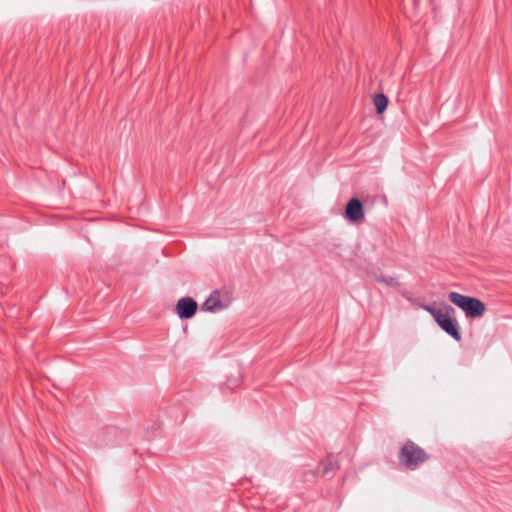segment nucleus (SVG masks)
Masks as SVG:
<instances>
[{"instance_id":"f257e3e1","label":"nucleus","mask_w":512,"mask_h":512,"mask_svg":"<svg viewBox=\"0 0 512 512\" xmlns=\"http://www.w3.org/2000/svg\"><path fill=\"white\" fill-rule=\"evenodd\" d=\"M398 459L405 468L415 470L429 460L430 455L413 441L407 440L398 454Z\"/></svg>"},{"instance_id":"f03ea898","label":"nucleus","mask_w":512,"mask_h":512,"mask_svg":"<svg viewBox=\"0 0 512 512\" xmlns=\"http://www.w3.org/2000/svg\"><path fill=\"white\" fill-rule=\"evenodd\" d=\"M424 309L428 311L437 324L443 329L448 335L454 338L457 341L461 340V333L459 331V327L456 319L452 317L451 314L454 313V308L451 306H446L445 310L436 309L430 305H425Z\"/></svg>"},{"instance_id":"7ed1b4c3","label":"nucleus","mask_w":512,"mask_h":512,"mask_svg":"<svg viewBox=\"0 0 512 512\" xmlns=\"http://www.w3.org/2000/svg\"><path fill=\"white\" fill-rule=\"evenodd\" d=\"M448 298L450 302L462 309L468 318H478L485 313V304L478 298L457 292H450Z\"/></svg>"},{"instance_id":"20e7f679","label":"nucleus","mask_w":512,"mask_h":512,"mask_svg":"<svg viewBox=\"0 0 512 512\" xmlns=\"http://www.w3.org/2000/svg\"><path fill=\"white\" fill-rule=\"evenodd\" d=\"M197 308V302L193 298L183 297L177 302L175 312L181 319H190L195 315Z\"/></svg>"},{"instance_id":"39448f33","label":"nucleus","mask_w":512,"mask_h":512,"mask_svg":"<svg viewBox=\"0 0 512 512\" xmlns=\"http://www.w3.org/2000/svg\"><path fill=\"white\" fill-rule=\"evenodd\" d=\"M345 217L351 222H362L364 220L363 203L357 198H352L346 205Z\"/></svg>"},{"instance_id":"423d86ee","label":"nucleus","mask_w":512,"mask_h":512,"mask_svg":"<svg viewBox=\"0 0 512 512\" xmlns=\"http://www.w3.org/2000/svg\"><path fill=\"white\" fill-rule=\"evenodd\" d=\"M228 307V302L222 300L221 293L216 290L206 299L202 305V309L207 312H218Z\"/></svg>"},{"instance_id":"0eeeda50","label":"nucleus","mask_w":512,"mask_h":512,"mask_svg":"<svg viewBox=\"0 0 512 512\" xmlns=\"http://www.w3.org/2000/svg\"><path fill=\"white\" fill-rule=\"evenodd\" d=\"M373 103L376 107L377 113L382 114L386 110L389 100L383 93H377L373 98Z\"/></svg>"},{"instance_id":"6e6552de","label":"nucleus","mask_w":512,"mask_h":512,"mask_svg":"<svg viewBox=\"0 0 512 512\" xmlns=\"http://www.w3.org/2000/svg\"><path fill=\"white\" fill-rule=\"evenodd\" d=\"M373 276H374V280L376 282L381 283L385 286H388V287H399L400 286V282L395 277L383 275V274H374Z\"/></svg>"},{"instance_id":"1a4fd4ad","label":"nucleus","mask_w":512,"mask_h":512,"mask_svg":"<svg viewBox=\"0 0 512 512\" xmlns=\"http://www.w3.org/2000/svg\"><path fill=\"white\" fill-rule=\"evenodd\" d=\"M330 468L328 466H325L323 469V474H328Z\"/></svg>"}]
</instances>
